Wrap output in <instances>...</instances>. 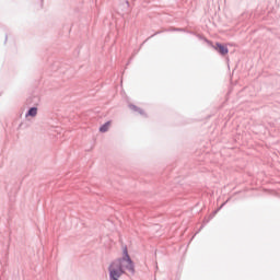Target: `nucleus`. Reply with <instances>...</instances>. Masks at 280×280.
<instances>
[{"instance_id":"f257e3e1","label":"nucleus","mask_w":280,"mask_h":280,"mask_svg":"<svg viewBox=\"0 0 280 280\" xmlns=\"http://www.w3.org/2000/svg\"><path fill=\"white\" fill-rule=\"evenodd\" d=\"M108 270L110 280H119L126 270H129V272H135V264L132 262V259H130V255H128L127 247H125L122 250V257L114 260L109 265Z\"/></svg>"},{"instance_id":"20e7f679","label":"nucleus","mask_w":280,"mask_h":280,"mask_svg":"<svg viewBox=\"0 0 280 280\" xmlns=\"http://www.w3.org/2000/svg\"><path fill=\"white\" fill-rule=\"evenodd\" d=\"M36 115H38V108L32 107L26 114V117H36Z\"/></svg>"},{"instance_id":"f03ea898","label":"nucleus","mask_w":280,"mask_h":280,"mask_svg":"<svg viewBox=\"0 0 280 280\" xmlns=\"http://www.w3.org/2000/svg\"><path fill=\"white\" fill-rule=\"evenodd\" d=\"M214 49L221 54V56H226L229 54V48L220 43H217Z\"/></svg>"},{"instance_id":"39448f33","label":"nucleus","mask_w":280,"mask_h":280,"mask_svg":"<svg viewBox=\"0 0 280 280\" xmlns=\"http://www.w3.org/2000/svg\"><path fill=\"white\" fill-rule=\"evenodd\" d=\"M131 108L136 109L137 107L136 106H131Z\"/></svg>"},{"instance_id":"7ed1b4c3","label":"nucleus","mask_w":280,"mask_h":280,"mask_svg":"<svg viewBox=\"0 0 280 280\" xmlns=\"http://www.w3.org/2000/svg\"><path fill=\"white\" fill-rule=\"evenodd\" d=\"M112 121L105 122L103 126L100 127V132H108L112 126Z\"/></svg>"}]
</instances>
